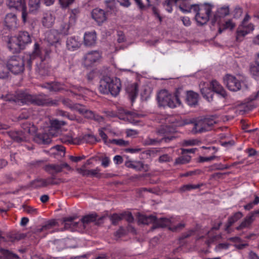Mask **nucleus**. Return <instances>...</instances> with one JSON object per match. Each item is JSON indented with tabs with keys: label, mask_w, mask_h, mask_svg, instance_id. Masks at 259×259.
<instances>
[{
	"label": "nucleus",
	"mask_w": 259,
	"mask_h": 259,
	"mask_svg": "<svg viewBox=\"0 0 259 259\" xmlns=\"http://www.w3.org/2000/svg\"><path fill=\"white\" fill-rule=\"evenodd\" d=\"M230 13L229 8L228 6H225L221 7L220 8H219L217 10V11L215 13V14L214 15V18L213 20H212V22L213 23H214L215 22L217 21L218 17L219 18H223L225 16L228 15Z\"/></svg>",
	"instance_id": "nucleus-30"
},
{
	"label": "nucleus",
	"mask_w": 259,
	"mask_h": 259,
	"mask_svg": "<svg viewBox=\"0 0 259 259\" xmlns=\"http://www.w3.org/2000/svg\"><path fill=\"white\" fill-rule=\"evenodd\" d=\"M45 169L50 174L54 176V174L61 171V166L58 164H49L46 166Z\"/></svg>",
	"instance_id": "nucleus-36"
},
{
	"label": "nucleus",
	"mask_w": 259,
	"mask_h": 259,
	"mask_svg": "<svg viewBox=\"0 0 259 259\" xmlns=\"http://www.w3.org/2000/svg\"><path fill=\"white\" fill-rule=\"evenodd\" d=\"M184 145L186 146L199 145L200 141L197 139H189L184 141Z\"/></svg>",
	"instance_id": "nucleus-52"
},
{
	"label": "nucleus",
	"mask_w": 259,
	"mask_h": 259,
	"mask_svg": "<svg viewBox=\"0 0 259 259\" xmlns=\"http://www.w3.org/2000/svg\"><path fill=\"white\" fill-rule=\"evenodd\" d=\"M92 17L99 25L102 24L107 20L106 13L103 10L99 8L93 10Z\"/></svg>",
	"instance_id": "nucleus-13"
},
{
	"label": "nucleus",
	"mask_w": 259,
	"mask_h": 259,
	"mask_svg": "<svg viewBox=\"0 0 259 259\" xmlns=\"http://www.w3.org/2000/svg\"><path fill=\"white\" fill-rule=\"evenodd\" d=\"M101 54L97 51H91L87 53L84 56V62L86 66H91L99 61Z\"/></svg>",
	"instance_id": "nucleus-11"
},
{
	"label": "nucleus",
	"mask_w": 259,
	"mask_h": 259,
	"mask_svg": "<svg viewBox=\"0 0 259 259\" xmlns=\"http://www.w3.org/2000/svg\"><path fill=\"white\" fill-rule=\"evenodd\" d=\"M51 51L40 48L37 43L34 45L33 51L31 54H26L23 58L19 57H12L7 62V67L9 70L14 74H19L23 71L24 64H26L30 69L32 61L37 58L40 63L37 64V71L41 75L48 74L50 66L46 60L49 57Z\"/></svg>",
	"instance_id": "nucleus-1"
},
{
	"label": "nucleus",
	"mask_w": 259,
	"mask_h": 259,
	"mask_svg": "<svg viewBox=\"0 0 259 259\" xmlns=\"http://www.w3.org/2000/svg\"><path fill=\"white\" fill-rule=\"evenodd\" d=\"M100 169L98 167L94 169L89 170V176L98 177L100 176Z\"/></svg>",
	"instance_id": "nucleus-62"
},
{
	"label": "nucleus",
	"mask_w": 259,
	"mask_h": 259,
	"mask_svg": "<svg viewBox=\"0 0 259 259\" xmlns=\"http://www.w3.org/2000/svg\"><path fill=\"white\" fill-rule=\"evenodd\" d=\"M25 211L28 213L35 214L37 213V209L31 206H27L25 208Z\"/></svg>",
	"instance_id": "nucleus-63"
},
{
	"label": "nucleus",
	"mask_w": 259,
	"mask_h": 259,
	"mask_svg": "<svg viewBox=\"0 0 259 259\" xmlns=\"http://www.w3.org/2000/svg\"><path fill=\"white\" fill-rule=\"evenodd\" d=\"M84 45L85 46L91 47L95 45L97 41V35L95 31L87 32L83 37Z\"/></svg>",
	"instance_id": "nucleus-17"
},
{
	"label": "nucleus",
	"mask_w": 259,
	"mask_h": 259,
	"mask_svg": "<svg viewBox=\"0 0 259 259\" xmlns=\"http://www.w3.org/2000/svg\"><path fill=\"white\" fill-rule=\"evenodd\" d=\"M5 25L9 28H15L17 26L16 16L12 13L6 15L5 19Z\"/></svg>",
	"instance_id": "nucleus-23"
},
{
	"label": "nucleus",
	"mask_w": 259,
	"mask_h": 259,
	"mask_svg": "<svg viewBox=\"0 0 259 259\" xmlns=\"http://www.w3.org/2000/svg\"><path fill=\"white\" fill-rule=\"evenodd\" d=\"M17 37L18 38V41L19 42L20 44H21L23 49L26 45L31 42L30 35L26 31L20 32Z\"/></svg>",
	"instance_id": "nucleus-26"
},
{
	"label": "nucleus",
	"mask_w": 259,
	"mask_h": 259,
	"mask_svg": "<svg viewBox=\"0 0 259 259\" xmlns=\"http://www.w3.org/2000/svg\"><path fill=\"white\" fill-rule=\"evenodd\" d=\"M259 203V197L257 196H255L254 200L252 202H250L244 206L245 210H249L252 209L255 205Z\"/></svg>",
	"instance_id": "nucleus-47"
},
{
	"label": "nucleus",
	"mask_w": 259,
	"mask_h": 259,
	"mask_svg": "<svg viewBox=\"0 0 259 259\" xmlns=\"http://www.w3.org/2000/svg\"><path fill=\"white\" fill-rule=\"evenodd\" d=\"M106 6L110 10H113L116 4V0H106L105 1Z\"/></svg>",
	"instance_id": "nucleus-59"
},
{
	"label": "nucleus",
	"mask_w": 259,
	"mask_h": 259,
	"mask_svg": "<svg viewBox=\"0 0 259 259\" xmlns=\"http://www.w3.org/2000/svg\"><path fill=\"white\" fill-rule=\"evenodd\" d=\"M229 166L228 165H224L222 163H215L209 167L210 170H224L228 169Z\"/></svg>",
	"instance_id": "nucleus-45"
},
{
	"label": "nucleus",
	"mask_w": 259,
	"mask_h": 259,
	"mask_svg": "<svg viewBox=\"0 0 259 259\" xmlns=\"http://www.w3.org/2000/svg\"><path fill=\"white\" fill-rule=\"evenodd\" d=\"M110 81H111V78L108 76L104 77L100 80L99 89L101 93L105 94L109 93L108 87H109Z\"/></svg>",
	"instance_id": "nucleus-25"
},
{
	"label": "nucleus",
	"mask_w": 259,
	"mask_h": 259,
	"mask_svg": "<svg viewBox=\"0 0 259 259\" xmlns=\"http://www.w3.org/2000/svg\"><path fill=\"white\" fill-rule=\"evenodd\" d=\"M9 74V69L5 65L0 62V79H3L7 77Z\"/></svg>",
	"instance_id": "nucleus-43"
},
{
	"label": "nucleus",
	"mask_w": 259,
	"mask_h": 259,
	"mask_svg": "<svg viewBox=\"0 0 259 259\" xmlns=\"http://www.w3.org/2000/svg\"><path fill=\"white\" fill-rule=\"evenodd\" d=\"M62 142L66 144H75L71 134L64 135L61 138Z\"/></svg>",
	"instance_id": "nucleus-48"
},
{
	"label": "nucleus",
	"mask_w": 259,
	"mask_h": 259,
	"mask_svg": "<svg viewBox=\"0 0 259 259\" xmlns=\"http://www.w3.org/2000/svg\"><path fill=\"white\" fill-rule=\"evenodd\" d=\"M191 160L189 155H183L176 159L175 163L176 164H183L189 162Z\"/></svg>",
	"instance_id": "nucleus-42"
},
{
	"label": "nucleus",
	"mask_w": 259,
	"mask_h": 259,
	"mask_svg": "<svg viewBox=\"0 0 259 259\" xmlns=\"http://www.w3.org/2000/svg\"><path fill=\"white\" fill-rule=\"evenodd\" d=\"M198 100V95L193 92L188 91L187 93L186 101L190 106L195 105Z\"/></svg>",
	"instance_id": "nucleus-33"
},
{
	"label": "nucleus",
	"mask_w": 259,
	"mask_h": 259,
	"mask_svg": "<svg viewBox=\"0 0 259 259\" xmlns=\"http://www.w3.org/2000/svg\"><path fill=\"white\" fill-rule=\"evenodd\" d=\"M47 41L50 45H55L59 43L58 38L55 36L52 32H48L47 34Z\"/></svg>",
	"instance_id": "nucleus-41"
},
{
	"label": "nucleus",
	"mask_w": 259,
	"mask_h": 259,
	"mask_svg": "<svg viewBox=\"0 0 259 259\" xmlns=\"http://www.w3.org/2000/svg\"><path fill=\"white\" fill-rule=\"evenodd\" d=\"M250 73L254 77L259 76V66L253 65L250 67Z\"/></svg>",
	"instance_id": "nucleus-58"
},
{
	"label": "nucleus",
	"mask_w": 259,
	"mask_h": 259,
	"mask_svg": "<svg viewBox=\"0 0 259 259\" xmlns=\"http://www.w3.org/2000/svg\"><path fill=\"white\" fill-rule=\"evenodd\" d=\"M104 218V216H98L96 213L94 212L84 215L81 220V223L85 225L91 222H95V224L99 225L103 223Z\"/></svg>",
	"instance_id": "nucleus-12"
},
{
	"label": "nucleus",
	"mask_w": 259,
	"mask_h": 259,
	"mask_svg": "<svg viewBox=\"0 0 259 259\" xmlns=\"http://www.w3.org/2000/svg\"><path fill=\"white\" fill-rule=\"evenodd\" d=\"M124 215V214H113L110 217V220L112 222V223L114 225L116 224L119 221L123 218Z\"/></svg>",
	"instance_id": "nucleus-49"
},
{
	"label": "nucleus",
	"mask_w": 259,
	"mask_h": 259,
	"mask_svg": "<svg viewBox=\"0 0 259 259\" xmlns=\"http://www.w3.org/2000/svg\"><path fill=\"white\" fill-rule=\"evenodd\" d=\"M213 6L209 4H204L200 6L193 5L191 8L185 9L181 6V10L184 13L194 11L196 13L195 20L198 25H202L206 24L209 19Z\"/></svg>",
	"instance_id": "nucleus-2"
},
{
	"label": "nucleus",
	"mask_w": 259,
	"mask_h": 259,
	"mask_svg": "<svg viewBox=\"0 0 259 259\" xmlns=\"http://www.w3.org/2000/svg\"><path fill=\"white\" fill-rule=\"evenodd\" d=\"M236 26L235 23L233 21V19H227L224 22L219 23V33H222V32L225 30H233Z\"/></svg>",
	"instance_id": "nucleus-21"
},
{
	"label": "nucleus",
	"mask_w": 259,
	"mask_h": 259,
	"mask_svg": "<svg viewBox=\"0 0 259 259\" xmlns=\"http://www.w3.org/2000/svg\"><path fill=\"white\" fill-rule=\"evenodd\" d=\"M230 244L227 243H222L219 244L215 248V250L217 252H220L222 250H226L229 248Z\"/></svg>",
	"instance_id": "nucleus-55"
},
{
	"label": "nucleus",
	"mask_w": 259,
	"mask_h": 259,
	"mask_svg": "<svg viewBox=\"0 0 259 259\" xmlns=\"http://www.w3.org/2000/svg\"><path fill=\"white\" fill-rule=\"evenodd\" d=\"M118 116L119 118L120 119L127 121L133 124H136L138 122L137 118L141 117L142 115L135 112L126 111L124 109H122L120 110Z\"/></svg>",
	"instance_id": "nucleus-10"
},
{
	"label": "nucleus",
	"mask_w": 259,
	"mask_h": 259,
	"mask_svg": "<svg viewBox=\"0 0 259 259\" xmlns=\"http://www.w3.org/2000/svg\"><path fill=\"white\" fill-rule=\"evenodd\" d=\"M10 137L17 142L25 141V138L22 134V132H12L9 134Z\"/></svg>",
	"instance_id": "nucleus-40"
},
{
	"label": "nucleus",
	"mask_w": 259,
	"mask_h": 259,
	"mask_svg": "<svg viewBox=\"0 0 259 259\" xmlns=\"http://www.w3.org/2000/svg\"><path fill=\"white\" fill-rule=\"evenodd\" d=\"M111 81L109 87H108L109 89V93H110L113 96H116L119 94L120 90V80L117 78H111Z\"/></svg>",
	"instance_id": "nucleus-16"
},
{
	"label": "nucleus",
	"mask_w": 259,
	"mask_h": 259,
	"mask_svg": "<svg viewBox=\"0 0 259 259\" xmlns=\"http://www.w3.org/2000/svg\"><path fill=\"white\" fill-rule=\"evenodd\" d=\"M127 92L129 94L132 100L135 99L138 93V88L137 83L131 84L127 88Z\"/></svg>",
	"instance_id": "nucleus-38"
},
{
	"label": "nucleus",
	"mask_w": 259,
	"mask_h": 259,
	"mask_svg": "<svg viewBox=\"0 0 259 259\" xmlns=\"http://www.w3.org/2000/svg\"><path fill=\"white\" fill-rule=\"evenodd\" d=\"M62 101L64 106L72 111H77L78 112H82L83 111V106L81 104H74L68 99H64Z\"/></svg>",
	"instance_id": "nucleus-20"
},
{
	"label": "nucleus",
	"mask_w": 259,
	"mask_h": 259,
	"mask_svg": "<svg viewBox=\"0 0 259 259\" xmlns=\"http://www.w3.org/2000/svg\"><path fill=\"white\" fill-rule=\"evenodd\" d=\"M125 165L127 167H131L137 170L144 169V165L141 161L133 162L131 161H128L125 162Z\"/></svg>",
	"instance_id": "nucleus-37"
},
{
	"label": "nucleus",
	"mask_w": 259,
	"mask_h": 259,
	"mask_svg": "<svg viewBox=\"0 0 259 259\" xmlns=\"http://www.w3.org/2000/svg\"><path fill=\"white\" fill-rule=\"evenodd\" d=\"M224 83L230 91L236 92L240 90L241 81L233 75L227 74L224 79Z\"/></svg>",
	"instance_id": "nucleus-8"
},
{
	"label": "nucleus",
	"mask_w": 259,
	"mask_h": 259,
	"mask_svg": "<svg viewBox=\"0 0 259 259\" xmlns=\"http://www.w3.org/2000/svg\"><path fill=\"white\" fill-rule=\"evenodd\" d=\"M255 217L253 213H249L247 215L243 221L241 223V224L237 227V230H240L243 228H246L249 227L252 222L254 221Z\"/></svg>",
	"instance_id": "nucleus-32"
},
{
	"label": "nucleus",
	"mask_w": 259,
	"mask_h": 259,
	"mask_svg": "<svg viewBox=\"0 0 259 259\" xmlns=\"http://www.w3.org/2000/svg\"><path fill=\"white\" fill-rule=\"evenodd\" d=\"M66 124V122L63 120H59L56 119L52 120L51 121V126L49 130V134L52 136H55V133L52 132L53 129L58 130Z\"/></svg>",
	"instance_id": "nucleus-31"
},
{
	"label": "nucleus",
	"mask_w": 259,
	"mask_h": 259,
	"mask_svg": "<svg viewBox=\"0 0 259 259\" xmlns=\"http://www.w3.org/2000/svg\"><path fill=\"white\" fill-rule=\"evenodd\" d=\"M99 135L101 136V137L103 140L104 143L106 144H110V141H111V140H108L107 136L106 135V134L103 132L102 129L99 130Z\"/></svg>",
	"instance_id": "nucleus-61"
},
{
	"label": "nucleus",
	"mask_w": 259,
	"mask_h": 259,
	"mask_svg": "<svg viewBox=\"0 0 259 259\" xmlns=\"http://www.w3.org/2000/svg\"><path fill=\"white\" fill-rule=\"evenodd\" d=\"M56 222L54 221H51L47 223L46 225L42 226L40 228L37 230V232H44L51 233L52 232V227L55 225Z\"/></svg>",
	"instance_id": "nucleus-39"
},
{
	"label": "nucleus",
	"mask_w": 259,
	"mask_h": 259,
	"mask_svg": "<svg viewBox=\"0 0 259 259\" xmlns=\"http://www.w3.org/2000/svg\"><path fill=\"white\" fill-rule=\"evenodd\" d=\"M18 103L23 104L33 103L37 105H57V101H50L45 95L41 94L38 96H32L30 94L21 93L17 100Z\"/></svg>",
	"instance_id": "nucleus-4"
},
{
	"label": "nucleus",
	"mask_w": 259,
	"mask_h": 259,
	"mask_svg": "<svg viewBox=\"0 0 259 259\" xmlns=\"http://www.w3.org/2000/svg\"><path fill=\"white\" fill-rule=\"evenodd\" d=\"M253 26L251 24L248 25L242 24L237 29L236 39L238 40L240 37H244L253 31Z\"/></svg>",
	"instance_id": "nucleus-18"
},
{
	"label": "nucleus",
	"mask_w": 259,
	"mask_h": 259,
	"mask_svg": "<svg viewBox=\"0 0 259 259\" xmlns=\"http://www.w3.org/2000/svg\"><path fill=\"white\" fill-rule=\"evenodd\" d=\"M179 93L177 92L172 96L165 90H161L157 94V99L159 105L161 106H167L170 108H175L181 104Z\"/></svg>",
	"instance_id": "nucleus-5"
},
{
	"label": "nucleus",
	"mask_w": 259,
	"mask_h": 259,
	"mask_svg": "<svg viewBox=\"0 0 259 259\" xmlns=\"http://www.w3.org/2000/svg\"><path fill=\"white\" fill-rule=\"evenodd\" d=\"M74 0H59V4L62 8H66L71 5Z\"/></svg>",
	"instance_id": "nucleus-56"
},
{
	"label": "nucleus",
	"mask_w": 259,
	"mask_h": 259,
	"mask_svg": "<svg viewBox=\"0 0 259 259\" xmlns=\"http://www.w3.org/2000/svg\"><path fill=\"white\" fill-rule=\"evenodd\" d=\"M8 5L11 8L21 11L23 21H26L27 13L25 0H8Z\"/></svg>",
	"instance_id": "nucleus-7"
},
{
	"label": "nucleus",
	"mask_w": 259,
	"mask_h": 259,
	"mask_svg": "<svg viewBox=\"0 0 259 259\" xmlns=\"http://www.w3.org/2000/svg\"><path fill=\"white\" fill-rule=\"evenodd\" d=\"M174 5L178 6L179 8L181 6L185 9L191 8L192 6L189 4L188 0H166L163 4L165 10L169 13L172 11V7Z\"/></svg>",
	"instance_id": "nucleus-9"
},
{
	"label": "nucleus",
	"mask_w": 259,
	"mask_h": 259,
	"mask_svg": "<svg viewBox=\"0 0 259 259\" xmlns=\"http://www.w3.org/2000/svg\"><path fill=\"white\" fill-rule=\"evenodd\" d=\"M77 172L83 176L89 177V169H85V166L83 165L80 168L76 169Z\"/></svg>",
	"instance_id": "nucleus-57"
},
{
	"label": "nucleus",
	"mask_w": 259,
	"mask_h": 259,
	"mask_svg": "<svg viewBox=\"0 0 259 259\" xmlns=\"http://www.w3.org/2000/svg\"><path fill=\"white\" fill-rule=\"evenodd\" d=\"M203 121H205L204 122H206L205 123V125L206 128H207V131L209 130V128L210 126H211L215 123V121H214L212 119L209 118L203 119Z\"/></svg>",
	"instance_id": "nucleus-60"
},
{
	"label": "nucleus",
	"mask_w": 259,
	"mask_h": 259,
	"mask_svg": "<svg viewBox=\"0 0 259 259\" xmlns=\"http://www.w3.org/2000/svg\"><path fill=\"white\" fill-rule=\"evenodd\" d=\"M42 88L48 89L50 92H58L64 89V85L59 82L46 83Z\"/></svg>",
	"instance_id": "nucleus-27"
},
{
	"label": "nucleus",
	"mask_w": 259,
	"mask_h": 259,
	"mask_svg": "<svg viewBox=\"0 0 259 259\" xmlns=\"http://www.w3.org/2000/svg\"><path fill=\"white\" fill-rule=\"evenodd\" d=\"M243 216L242 213L241 212H237L230 217L228 220V223L229 226L232 225L234 223L241 219Z\"/></svg>",
	"instance_id": "nucleus-46"
},
{
	"label": "nucleus",
	"mask_w": 259,
	"mask_h": 259,
	"mask_svg": "<svg viewBox=\"0 0 259 259\" xmlns=\"http://www.w3.org/2000/svg\"><path fill=\"white\" fill-rule=\"evenodd\" d=\"M1 253L7 259H15L18 258V256L16 254H14L8 250L2 249H1Z\"/></svg>",
	"instance_id": "nucleus-44"
},
{
	"label": "nucleus",
	"mask_w": 259,
	"mask_h": 259,
	"mask_svg": "<svg viewBox=\"0 0 259 259\" xmlns=\"http://www.w3.org/2000/svg\"><path fill=\"white\" fill-rule=\"evenodd\" d=\"M81 46L79 38L78 36L68 37L66 40V47L71 51L77 50Z\"/></svg>",
	"instance_id": "nucleus-14"
},
{
	"label": "nucleus",
	"mask_w": 259,
	"mask_h": 259,
	"mask_svg": "<svg viewBox=\"0 0 259 259\" xmlns=\"http://www.w3.org/2000/svg\"><path fill=\"white\" fill-rule=\"evenodd\" d=\"M201 93L206 100L210 102L212 100L213 92L225 98L227 94L223 87L216 80H212L210 84L201 82L199 84Z\"/></svg>",
	"instance_id": "nucleus-3"
},
{
	"label": "nucleus",
	"mask_w": 259,
	"mask_h": 259,
	"mask_svg": "<svg viewBox=\"0 0 259 259\" xmlns=\"http://www.w3.org/2000/svg\"><path fill=\"white\" fill-rule=\"evenodd\" d=\"M200 187L199 185H192V184H188L186 185L183 186L181 188V191L182 192L190 191L193 189H198Z\"/></svg>",
	"instance_id": "nucleus-51"
},
{
	"label": "nucleus",
	"mask_w": 259,
	"mask_h": 259,
	"mask_svg": "<svg viewBox=\"0 0 259 259\" xmlns=\"http://www.w3.org/2000/svg\"><path fill=\"white\" fill-rule=\"evenodd\" d=\"M56 114L57 116H60L62 117H65L68 118L71 120H73L75 119V117L73 116H70L69 113L66 111H63L62 110H59L57 111Z\"/></svg>",
	"instance_id": "nucleus-53"
},
{
	"label": "nucleus",
	"mask_w": 259,
	"mask_h": 259,
	"mask_svg": "<svg viewBox=\"0 0 259 259\" xmlns=\"http://www.w3.org/2000/svg\"><path fill=\"white\" fill-rule=\"evenodd\" d=\"M8 47L13 53H18L23 49L16 36H12L9 38L8 42Z\"/></svg>",
	"instance_id": "nucleus-15"
},
{
	"label": "nucleus",
	"mask_w": 259,
	"mask_h": 259,
	"mask_svg": "<svg viewBox=\"0 0 259 259\" xmlns=\"http://www.w3.org/2000/svg\"><path fill=\"white\" fill-rule=\"evenodd\" d=\"M44 1L46 6H49L53 4L55 0H44ZM28 5L30 12H35L39 8L40 0H29Z\"/></svg>",
	"instance_id": "nucleus-19"
},
{
	"label": "nucleus",
	"mask_w": 259,
	"mask_h": 259,
	"mask_svg": "<svg viewBox=\"0 0 259 259\" xmlns=\"http://www.w3.org/2000/svg\"><path fill=\"white\" fill-rule=\"evenodd\" d=\"M110 143H113L119 146H126L128 144L127 141H125L122 139H112L110 141Z\"/></svg>",
	"instance_id": "nucleus-54"
},
{
	"label": "nucleus",
	"mask_w": 259,
	"mask_h": 259,
	"mask_svg": "<svg viewBox=\"0 0 259 259\" xmlns=\"http://www.w3.org/2000/svg\"><path fill=\"white\" fill-rule=\"evenodd\" d=\"M203 119L199 120L193 124L192 132L194 134L202 133L207 131Z\"/></svg>",
	"instance_id": "nucleus-29"
},
{
	"label": "nucleus",
	"mask_w": 259,
	"mask_h": 259,
	"mask_svg": "<svg viewBox=\"0 0 259 259\" xmlns=\"http://www.w3.org/2000/svg\"><path fill=\"white\" fill-rule=\"evenodd\" d=\"M176 132V128L172 126H170L169 125H166L165 126L162 127L159 131V133L160 134L164 135V137L162 139V140L164 141L167 142L169 140H171L173 139L174 137L172 136H166V135L168 133H173Z\"/></svg>",
	"instance_id": "nucleus-24"
},
{
	"label": "nucleus",
	"mask_w": 259,
	"mask_h": 259,
	"mask_svg": "<svg viewBox=\"0 0 259 259\" xmlns=\"http://www.w3.org/2000/svg\"><path fill=\"white\" fill-rule=\"evenodd\" d=\"M44 180V181H42V184H44V185H46V187L48 185H56L58 183V182L55 181V177L53 175H52V176L50 178H48Z\"/></svg>",
	"instance_id": "nucleus-50"
},
{
	"label": "nucleus",
	"mask_w": 259,
	"mask_h": 259,
	"mask_svg": "<svg viewBox=\"0 0 259 259\" xmlns=\"http://www.w3.org/2000/svg\"><path fill=\"white\" fill-rule=\"evenodd\" d=\"M75 218L69 217L63 219V223L66 229L74 228L77 227L79 223L74 222Z\"/></svg>",
	"instance_id": "nucleus-34"
},
{
	"label": "nucleus",
	"mask_w": 259,
	"mask_h": 259,
	"mask_svg": "<svg viewBox=\"0 0 259 259\" xmlns=\"http://www.w3.org/2000/svg\"><path fill=\"white\" fill-rule=\"evenodd\" d=\"M126 133L127 137H135L138 135V132L136 130L128 129Z\"/></svg>",
	"instance_id": "nucleus-64"
},
{
	"label": "nucleus",
	"mask_w": 259,
	"mask_h": 259,
	"mask_svg": "<svg viewBox=\"0 0 259 259\" xmlns=\"http://www.w3.org/2000/svg\"><path fill=\"white\" fill-rule=\"evenodd\" d=\"M156 218L153 215H146L144 214H140L138 217V221L139 223L143 224H153L152 229H155L154 225L156 221Z\"/></svg>",
	"instance_id": "nucleus-22"
},
{
	"label": "nucleus",
	"mask_w": 259,
	"mask_h": 259,
	"mask_svg": "<svg viewBox=\"0 0 259 259\" xmlns=\"http://www.w3.org/2000/svg\"><path fill=\"white\" fill-rule=\"evenodd\" d=\"M83 108L84 110L82 112H79L80 114H83L86 118L93 119L99 122L103 121V118L102 116L96 115L92 111L88 110L84 106H83Z\"/></svg>",
	"instance_id": "nucleus-28"
},
{
	"label": "nucleus",
	"mask_w": 259,
	"mask_h": 259,
	"mask_svg": "<svg viewBox=\"0 0 259 259\" xmlns=\"http://www.w3.org/2000/svg\"><path fill=\"white\" fill-rule=\"evenodd\" d=\"M55 21V17L50 13L46 14L43 17L42 23L47 27H51Z\"/></svg>",
	"instance_id": "nucleus-35"
},
{
	"label": "nucleus",
	"mask_w": 259,
	"mask_h": 259,
	"mask_svg": "<svg viewBox=\"0 0 259 259\" xmlns=\"http://www.w3.org/2000/svg\"><path fill=\"white\" fill-rule=\"evenodd\" d=\"M176 218L156 219L154 228L168 227L169 230L174 231H177L184 227V224L183 223H180L179 225H176Z\"/></svg>",
	"instance_id": "nucleus-6"
}]
</instances>
